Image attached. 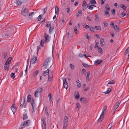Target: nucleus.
Listing matches in <instances>:
<instances>
[{
    "label": "nucleus",
    "instance_id": "393cba45",
    "mask_svg": "<svg viewBox=\"0 0 129 129\" xmlns=\"http://www.w3.org/2000/svg\"><path fill=\"white\" fill-rule=\"evenodd\" d=\"M95 21L96 22H98L99 20V18L97 14H95Z\"/></svg>",
    "mask_w": 129,
    "mask_h": 129
},
{
    "label": "nucleus",
    "instance_id": "e2e57ef3",
    "mask_svg": "<svg viewBox=\"0 0 129 129\" xmlns=\"http://www.w3.org/2000/svg\"><path fill=\"white\" fill-rule=\"evenodd\" d=\"M7 55V53L6 52H4V56L5 58H6Z\"/></svg>",
    "mask_w": 129,
    "mask_h": 129
},
{
    "label": "nucleus",
    "instance_id": "3c124183",
    "mask_svg": "<svg viewBox=\"0 0 129 129\" xmlns=\"http://www.w3.org/2000/svg\"><path fill=\"white\" fill-rule=\"evenodd\" d=\"M87 7L90 10H92L93 7V6L91 5L90 6H87Z\"/></svg>",
    "mask_w": 129,
    "mask_h": 129
},
{
    "label": "nucleus",
    "instance_id": "0eeeda50",
    "mask_svg": "<svg viewBox=\"0 0 129 129\" xmlns=\"http://www.w3.org/2000/svg\"><path fill=\"white\" fill-rule=\"evenodd\" d=\"M45 40V42H48L50 40V37L49 35L46 33H45L44 35Z\"/></svg>",
    "mask_w": 129,
    "mask_h": 129
},
{
    "label": "nucleus",
    "instance_id": "6e6d98bb",
    "mask_svg": "<svg viewBox=\"0 0 129 129\" xmlns=\"http://www.w3.org/2000/svg\"><path fill=\"white\" fill-rule=\"evenodd\" d=\"M90 26H89L87 25H86L85 26L84 25H83V27L84 28L86 29H87V28H89L90 27Z\"/></svg>",
    "mask_w": 129,
    "mask_h": 129
},
{
    "label": "nucleus",
    "instance_id": "f03ea898",
    "mask_svg": "<svg viewBox=\"0 0 129 129\" xmlns=\"http://www.w3.org/2000/svg\"><path fill=\"white\" fill-rule=\"evenodd\" d=\"M30 123V120H28L26 121H25L23 122L21 124V126H29Z\"/></svg>",
    "mask_w": 129,
    "mask_h": 129
},
{
    "label": "nucleus",
    "instance_id": "e433bc0d",
    "mask_svg": "<svg viewBox=\"0 0 129 129\" xmlns=\"http://www.w3.org/2000/svg\"><path fill=\"white\" fill-rule=\"evenodd\" d=\"M31 96L30 95H28V96H27V102H29L31 100Z\"/></svg>",
    "mask_w": 129,
    "mask_h": 129
},
{
    "label": "nucleus",
    "instance_id": "4468645a",
    "mask_svg": "<svg viewBox=\"0 0 129 129\" xmlns=\"http://www.w3.org/2000/svg\"><path fill=\"white\" fill-rule=\"evenodd\" d=\"M120 102V101H119L116 103L114 105V110H116V109L118 107Z\"/></svg>",
    "mask_w": 129,
    "mask_h": 129
},
{
    "label": "nucleus",
    "instance_id": "cd10ccee",
    "mask_svg": "<svg viewBox=\"0 0 129 129\" xmlns=\"http://www.w3.org/2000/svg\"><path fill=\"white\" fill-rule=\"evenodd\" d=\"M39 71L38 70L35 71V72L33 73V75L34 77L37 76V75L39 74Z\"/></svg>",
    "mask_w": 129,
    "mask_h": 129
},
{
    "label": "nucleus",
    "instance_id": "4d7b16f0",
    "mask_svg": "<svg viewBox=\"0 0 129 129\" xmlns=\"http://www.w3.org/2000/svg\"><path fill=\"white\" fill-rule=\"evenodd\" d=\"M70 67L71 69L72 70H73L74 69V65H72V64H71L70 65Z\"/></svg>",
    "mask_w": 129,
    "mask_h": 129
},
{
    "label": "nucleus",
    "instance_id": "ddd939ff",
    "mask_svg": "<svg viewBox=\"0 0 129 129\" xmlns=\"http://www.w3.org/2000/svg\"><path fill=\"white\" fill-rule=\"evenodd\" d=\"M76 99H78L80 97V95L79 92L76 91L75 92L74 94Z\"/></svg>",
    "mask_w": 129,
    "mask_h": 129
},
{
    "label": "nucleus",
    "instance_id": "f704fd0d",
    "mask_svg": "<svg viewBox=\"0 0 129 129\" xmlns=\"http://www.w3.org/2000/svg\"><path fill=\"white\" fill-rule=\"evenodd\" d=\"M94 28L97 30H100L101 29V26H95Z\"/></svg>",
    "mask_w": 129,
    "mask_h": 129
},
{
    "label": "nucleus",
    "instance_id": "a19ab883",
    "mask_svg": "<svg viewBox=\"0 0 129 129\" xmlns=\"http://www.w3.org/2000/svg\"><path fill=\"white\" fill-rule=\"evenodd\" d=\"M47 109V107H46L45 109V114H46V115L47 116H48L49 115V113H48V112Z\"/></svg>",
    "mask_w": 129,
    "mask_h": 129
},
{
    "label": "nucleus",
    "instance_id": "f3484780",
    "mask_svg": "<svg viewBox=\"0 0 129 129\" xmlns=\"http://www.w3.org/2000/svg\"><path fill=\"white\" fill-rule=\"evenodd\" d=\"M55 13L56 14L58 15L59 13V9L57 6H56L55 8Z\"/></svg>",
    "mask_w": 129,
    "mask_h": 129
},
{
    "label": "nucleus",
    "instance_id": "c03bdc74",
    "mask_svg": "<svg viewBox=\"0 0 129 129\" xmlns=\"http://www.w3.org/2000/svg\"><path fill=\"white\" fill-rule=\"evenodd\" d=\"M42 15H40L38 16V17L37 18V19L38 20V21H39L41 20L42 18Z\"/></svg>",
    "mask_w": 129,
    "mask_h": 129
},
{
    "label": "nucleus",
    "instance_id": "37998d69",
    "mask_svg": "<svg viewBox=\"0 0 129 129\" xmlns=\"http://www.w3.org/2000/svg\"><path fill=\"white\" fill-rule=\"evenodd\" d=\"M54 28L53 27H50V29H49V32L51 34L53 31V30Z\"/></svg>",
    "mask_w": 129,
    "mask_h": 129
},
{
    "label": "nucleus",
    "instance_id": "c756f323",
    "mask_svg": "<svg viewBox=\"0 0 129 129\" xmlns=\"http://www.w3.org/2000/svg\"><path fill=\"white\" fill-rule=\"evenodd\" d=\"M77 26H75L74 28V32L76 34H77L78 33V31L77 30Z\"/></svg>",
    "mask_w": 129,
    "mask_h": 129
},
{
    "label": "nucleus",
    "instance_id": "603ef678",
    "mask_svg": "<svg viewBox=\"0 0 129 129\" xmlns=\"http://www.w3.org/2000/svg\"><path fill=\"white\" fill-rule=\"evenodd\" d=\"M120 14L121 15V16L122 17L126 15V14L124 12L121 13H120Z\"/></svg>",
    "mask_w": 129,
    "mask_h": 129
},
{
    "label": "nucleus",
    "instance_id": "2eb2a0df",
    "mask_svg": "<svg viewBox=\"0 0 129 129\" xmlns=\"http://www.w3.org/2000/svg\"><path fill=\"white\" fill-rule=\"evenodd\" d=\"M27 0H21V2L18 1L17 3V5H21L22 3H24Z\"/></svg>",
    "mask_w": 129,
    "mask_h": 129
},
{
    "label": "nucleus",
    "instance_id": "864d4df0",
    "mask_svg": "<svg viewBox=\"0 0 129 129\" xmlns=\"http://www.w3.org/2000/svg\"><path fill=\"white\" fill-rule=\"evenodd\" d=\"M70 7H67L66 9V10L67 11V13L68 14L70 13Z\"/></svg>",
    "mask_w": 129,
    "mask_h": 129
},
{
    "label": "nucleus",
    "instance_id": "9d476101",
    "mask_svg": "<svg viewBox=\"0 0 129 129\" xmlns=\"http://www.w3.org/2000/svg\"><path fill=\"white\" fill-rule=\"evenodd\" d=\"M63 123L64 125H68V118L66 116L64 117Z\"/></svg>",
    "mask_w": 129,
    "mask_h": 129
},
{
    "label": "nucleus",
    "instance_id": "b1692460",
    "mask_svg": "<svg viewBox=\"0 0 129 129\" xmlns=\"http://www.w3.org/2000/svg\"><path fill=\"white\" fill-rule=\"evenodd\" d=\"M42 90V88H38L35 91V94H36V92L40 93L41 92Z\"/></svg>",
    "mask_w": 129,
    "mask_h": 129
},
{
    "label": "nucleus",
    "instance_id": "c85d7f7f",
    "mask_svg": "<svg viewBox=\"0 0 129 129\" xmlns=\"http://www.w3.org/2000/svg\"><path fill=\"white\" fill-rule=\"evenodd\" d=\"M51 22L49 21H48L46 23V27H51L50 25H51Z\"/></svg>",
    "mask_w": 129,
    "mask_h": 129
},
{
    "label": "nucleus",
    "instance_id": "aec40b11",
    "mask_svg": "<svg viewBox=\"0 0 129 129\" xmlns=\"http://www.w3.org/2000/svg\"><path fill=\"white\" fill-rule=\"evenodd\" d=\"M76 82L77 84V86L78 88H80L81 86V83L79 81V80L78 79H76Z\"/></svg>",
    "mask_w": 129,
    "mask_h": 129
},
{
    "label": "nucleus",
    "instance_id": "6e6552de",
    "mask_svg": "<svg viewBox=\"0 0 129 129\" xmlns=\"http://www.w3.org/2000/svg\"><path fill=\"white\" fill-rule=\"evenodd\" d=\"M102 60L100 59L96 60L94 62V64L96 66H97L99 65L102 62Z\"/></svg>",
    "mask_w": 129,
    "mask_h": 129
},
{
    "label": "nucleus",
    "instance_id": "412c9836",
    "mask_svg": "<svg viewBox=\"0 0 129 129\" xmlns=\"http://www.w3.org/2000/svg\"><path fill=\"white\" fill-rule=\"evenodd\" d=\"M49 70L48 69L46 71H44L43 73V75L44 76H45L48 75L49 73Z\"/></svg>",
    "mask_w": 129,
    "mask_h": 129
},
{
    "label": "nucleus",
    "instance_id": "473e14b6",
    "mask_svg": "<svg viewBox=\"0 0 129 129\" xmlns=\"http://www.w3.org/2000/svg\"><path fill=\"white\" fill-rule=\"evenodd\" d=\"M12 59V57H9L7 59L6 63L8 64H9L10 61H11Z\"/></svg>",
    "mask_w": 129,
    "mask_h": 129
},
{
    "label": "nucleus",
    "instance_id": "5701e85b",
    "mask_svg": "<svg viewBox=\"0 0 129 129\" xmlns=\"http://www.w3.org/2000/svg\"><path fill=\"white\" fill-rule=\"evenodd\" d=\"M90 72H88L87 73V75L86 76V79L87 81H88L89 79V75H90Z\"/></svg>",
    "mask_w": 129,
    "mask_h": 129
},
{
    "label": "nucleus",
    "instance_id": "dca6fc26",
    "mask_svg": "<svg viewBox=\"0 0 129 129\" xmlns=\"http://www.w3.org/2000/svg\"><path fill=\"white\" fill-rule=\"evenodd\" d=\"M6 63H5L4 66V69L7 71L9 70V65Z\"/></svg>",
    "mask_w": 129,
    "mask_h": 129
},
{
    "label": "nucleus",
    "instance_id": "f257e3e1",
    "mask_svg": "<svg viewBox=\"0 0 129 129\" xmlns=\"http://www.w3.org/2000/svg\"><path fill=\"white\" fill-rule=\"evenodd\" d=\"M51 60L50 58H48L45 60L43 64V66L46 69L48 67L49 64L50 63Z\"/></svg>",
    "mask_w": 129,
    "mask_h": 129
},
{
    "label": "nucleus",
    "instance_id": "ea45409f",
    "mask_svg": "<svg viewBox=\"0 0 129 129\" xmlns=\"http://www.w3.org/2000/svg\"><path fill=\"white\" fill-rule=\"evenodd\" d=\"M105 8L107 10H110V8L109 7V5L107 4H106L105 5Z\"/></svg>",
    "mask_w": 129,
    "mask_h": 129
},
{
    "label": "nucleus",
    "instance_id": "338daca9",
    "mask_svg": "<svg viewBox=\"0 0 129 129\" xmlns=\"http://www.w3.org/2000/svg\"><path fill=\"white\" fill-rule=\"evenodd\" d=\"M80 104L78 103L76 104V107L77 108H78L80 107Z\"/></svg>",
    "mask_w": 129,
    "mask_h": 129
},
{
    "label": "nucleus",
    "instance_id": "2f4dec72",
    "mask_svg": "<svg viewBox=\"0 0 129 129\" xmlns=\"http://www.w3.org/2000/svg\"><path fill=\"white\" fill-rule=\"evenodd\" d=\"M114 28V29L116 31H118L119 30V29L118 28V26L117 25H115L113 27Z\"/></svg>",
    "mask_w": 129,
    "mask_h": 129
},
{
    "label": "nucleus",
    "instance_id": "79ce46f5",
    "mask_svg": "<svg viewBox=\"0 0 129 129\" xmlns=\"http://www.w3.org/2000/svg\"><path fill=\"white\" fill-rule=\"evenodd\" d=\"M85 35L86 38L88 40L91 39V37L89 36L87 34H85Z\"/></svg>",
    "mask_w": 129,
    "mask_h": 129
},
{
    "label": "nucleus",
    "instance_id": "de8ad7c7",
    "mask_svg": "<svg viewBox=\"0 0 129 129\" xmlns=\"http://www.w3.org/2000/svg\"><path fill=\"white\" fill-rule=\"evenodd\" d=\"M89 28L90 31L93 32H94V29L93 27L91 26H90Z\"/></svg>",
    "mask_w": 129,
    "mask_h": 129
},
{
    "label": "nucleus",
    "instance_id": "f8f14e48",
    "mask_svg": "<svg viewBox=\"0 0 129 129\" xmlns=\"http://www.w3.org/2000/svg\"><path fill=\"white\" fill-rule=\"evenodd\" d=\"M41 120L43 122V129H46V122L44 119H42Z\"/></svg>",
    "mask_w": 129,
    "mask_h": 129
},
{
    "label": "nucleus",
    "instance_id": "39448f33",
    "mask_svg": "<svg viewBox=\"0 0 129 129\" xmlns=\"http://www.w3.org/2000/svg\"><path fill=\"white\" fill-rule=\"evenodd\" d=\"M28 13V10L26 8H25L23 10H22L21 11V13L24 16L27 15Z\"/></svg>",
    "mask_w": 129,
    "mask_h": 129
},
{
    "label": "nucleus",
    "instance_id": "20e7f679",
    "mask_svg": "<svg viewBox=\"0 0 129 129\" xmlns=\"http://www.w3.org/2000/svg\"><path fill=\"white\" fill-rule=\"evenodd\" d=\"M25 99L24 96L22 98L21 102V105L20 106H22V107H24L26 105V103L25 102Z\"/></svg>",
    "mask_w": 129,
    "mask_h": 129
},
{
    "label": "nucleus",
    "instance_id": "bf43d9fd",
    "mask_svg": "<svg viewBox=\"0 0 129 129\" xmlns=\"http://www.w3.org/2000/svg\"><path fill=\"white\" fill-rule=\"evenodd\" d=\"M104 11L105 12V14H106V15L109 14V13L108 11H107V10H104Z\"/></svg>",
    "mask_w": 129,
    "mask_h": 129
},
{
    "label": "nucleus",
    "instance_id": "69168bd1",
    "mask_svg": "<svg viewBox=\"0 0 129 129\" xmlns=\"http://www.w3.org/2000/svg\"><path fill=\"white\" fill-rule=\"evenodd\" d=\"M39 93L38 92H36V94H35V92L34 93V96L36 97H38V94Z\"/></svg>",
    "mask_w": 129,
    "mask_h": 129
},
{
    "label": "nucleus",
    "instance_id": "6ab92c4d",
    "mask_svg": "<svg viewBox=\"0 0 129 129\" xmlns=\"http://www.w3.org/2000/svg\"><path fill=\"white\" fill-rule=\"evenodd\" d=\"M31 105L33 110L34 111V109L35 108V104L33 100H32L31 101Z\"/></svg>",
    "mask_w": 129,
    "mask_h": 129
},
{
    "label": "nucleus",
    "instance_id": "09e8293b",
    "mask_svg": "<svg viewBox=\"0 0 129 129\" xmlns=\"http://www.w3.org/2000/svg\"><path fill=\"white\" fill-rule=\"evenodd\" d=\"M80 100L81 102H83L85 101V99L84 98H81Z\"/></svg>",
    "mask_w": 129,
    "mask_h": 129
},
{
    "label": "nucleus",
    "instance_id": "c9c22d12",
    "mask_svg": "<svg viewBox=\"0 0 129 129\" xmlns=\"http://www.w3.org/2000/svg\"><path fill=\"white\" fill-rule=\"evenodd\" d=\"M111 89L109 88H107L106 91L104 92V93L106 94H108L111 91Z\"/></svg>",
    "mask_w": 129,
    "mask_h": 129
},
{
    "label": "nucleus",
    "instance_id": "a878e982",
    "mask_svg": "<svg viewBox=\"0 0 129 129\" xmlns=\"http://www.w3.org/2000/svg\"><path fill=\"white\" fill-rule=\"evenodd\" d=\"M53 80L52 75H49L48 77V80L49 81H51Z\"/></svg>",
    "mask_w": 129,
    "mask_h": 129
},
{
    "label": "nucleus",
    "instance_id": "680f3d73",
    "mask_svg": "<svg viewBox=\"0 0 129 129\" xmlns=\"http://www.w3.org/2000/svg\"><path fill=\"white\" fill-rule=\"evenodd\" d=\"M68 125H67L63 124L62 129H66L67 128Z\"/></svg>",
    "mask_w": 129,
    "mask_h": 129
},
{
    "label": "nucleus",
    "instance_id": "4be33fe9",
    "mask_svg": "<svg viewBox=\"0 0 129 129\" xmlns=\"http://www.w3.org/2000/svg\"><path fill=\"white\" fill-rule=\"evenodd\" d=\"M82 14V12L81 9H79L78 11V13L77 14L76 16L78 17L81 15Z\"/></svg>",
    "mask_w": 129,
    "mask_h": 129
},
{
    "label": "nucleus",
    "instance_id": "052dcab7",
    "mask_svg": "<svg viewBox=\"0 0 129 129\" xmlns=\"http://www.w3.org/2000/svg\"><path fill=\"white\" fill-rule=\"evenodd\" d=\"M112 127V125L111 124H110L108 125L107 128L108 129H111V127Z\"/></svg>",
    "mask_w": 129,
    "mask_h": 129
},
{
    "label": "nucleus",
    "instance_id": "7ed1b4c3",
    "mask_svg": "<svg viewBox=\"0 0 129 129\" xmlns=\"http://www.w3.org/2000/svg\"><path fill=\"white\" fill-rule=\"evenodd\" d=\"M62 79L63 83V87L67 89L68 86V83L66 81V79L65 78L63 77Z\"/></svg>",
    "mask_w": 129,
    "mask_h": 129
},
{
    "label": "nucleus",
    "instance_id": "13d9d810",
    "mask_svg": "<svg viewBox=\"0 0 129 129\" xmlns=\"http://www.w3.org/2000/svg\"><path fill=\"white\" fill-rule=\"evenodd\" d=\"M115 83V82L113 80H112L111 81L109 82L108 84H114Z\"/></svg>",
    "mask_w": 129,
    "mask_h": 129
},
{
    "label": "nucleus",
    "instance_id": "9b49d317",
    "mask_svg": "<svg viewBox=\"0 0 129 129\" xmlns=\"http://www.w3.org/2000/svg\"><path fill=\"white\" fill-rule=\"evenodd\" d=\"M11 109L13 114L15 113L17 110L16 108L14 107V104H13L11 107Z\"/></svg>",
    "mask_w": 129,
    "mask_h": 129
},
{
    "label": "nucleus",
    "instance_id": "a18cd8bd",
    "mask_svg": "<svg viewBox=\"0 0 129 129\" xmlns=\"http://www.w3.org/2000/svg\"><path fill=\"white\" fill-rule=\"evenodd\" d=\"M104 116L102 115H101L99 118L98 119V120L99 122L101 121L102 120H101V119L102 118H103L104 117Z\"/></svg>",
    "mask_w": 129,
    "mask_h": 129
},
{
    "label": "nucleus",
    "instance_id": "72a5a7b5",
    "mask_svg": "<svg viewBox=\"0 0 129 129\" xmlns=\"http://www.w3.org/2000/svg\"><path fill=\"white\" fill-rule=\"evenodd\" d=\"M120 8H122L123 10H125L126 9V7L123 4L120 5Z\"/></svg>",
    "mask_w": 129,
    "mask_h": 129
},
{
    "label": "nucleus",
    "instance_id": "423d86ee",
    "mask_svg": "<svg viewBox=\"0 0 129 129\" xmlns=\"http://www.w3.org/2000/svg\"><path fill=\"white\" fill-rule=\"evenodd\" d=\"M37 57L33 56L31 59L30 64H34L37 61Z\"/></svg>",
    "mask_w": 129,
    "mask_h": 129
},
{
    "label": "nucleus",
    "instance_id": "1a4fd4ad",
    "mask_svg": "<svg viewBox=\"0 0 129 129\" xmlns=\"http://www.w3.org/2000/svg\"><path fill=\"white\" fill-rule=\"evenodd\" d=\"M87 6V4L85 1H83L82 8L83 10L85 9L86 8V6Z\"/></svg>",
    "mask_w": 129,
    "mask_h": 129
},
{
    "label": "nucleus",
    "instance_id": "bb28decb",
    "mask_svg": "<svg viewBox=\"0 0 129 129\" xmlns=\"http://www.w3.org/2000/svg\"><path fill=\"white\" fill-rule=\"evenodd\" d=\"M129 47H128L125 51V55L128 56H129Z\"/></svg>",
    "mask_w": 129,
    "mask_h": 129
},
{
    "label": "nucleus",
    "instance_id": "7c9ffc66",
    "mask_svg": "<svg viewBox=\"0 0 129 129\" xmlns=\"http://www.w3.org/2000/svg\"><path fill=\"white\" fill-rule=\"evenodd\" d=\"M98 51L100 53H101L103 52V50L102 48L100 47H98Z\"/></svg>",
    "mask_w": 129,
    "mask_h": 129
},
{
    "label": "nucleus",
    "instance_id": "0e129e2a",
    "mask_svg": "<svg viewBox=\"0 0 129 129\" xmlns=\"http://www.w3.org/2000/svg\"><path fill=\"white\" fill-rule=\"evenodd\" d=\"M39 93L38 92H36V94H35V92L34 93V96L36 97H38V94Z\"/></svg>",
    "mask_w": 129,
    "mask_h": 129
},
{
    "label": "nucleus",
    "instance_id": "a211bd4d",
    "mask_svg": "<svg viewBox=\"0 0 129 129\" xmlns=\"http://www.w3.org/2000/svg\"><path fill=\"white\" fill-rule=\"evenodd\" d=\"M101 45L102 46H103L105 44V42H104V39L103 38H101L100 39Z\"/></svg>",
    "mask_w": 129,
    "mask_h": 129
},
{
    "label": "nucleus",
    "instance_id": "8fccbe9b",
    "mask_svg": "<svg viewBox=\"0 0 129 129\" xmlns=\"http://www.w3.org/2000/svg\"><path fill=\"white\" fill-rule=\"evenodd\" d=\"M90 2L91 4H95L96 3L95 0H90Z\"/></svg>",
    "mask_w": 129,
    "mask_h": 129
},
{
    "label": "nucleus",
    "instance_id": "774afa93",
    "mask_svg": "<svg viewBox=\"0 0 129 129\" xmlns=\"http://www.w3.org/2000/svg\"><path fill=\"white\" fill-rule=\"evenodd\" d=\"M115 9H113V10L112 11V12L113 15H115Z\"/></svg>",
    "mask_w": 129,
    "mask_h": 129
},
{
    "label": "nucleus",
    "instance_id": "4c0bfd02",
    "mask_svg": "<svg viewBox=\"0 0 129 129\" xmlns=\"http://www.w3.org/2000/svg\"><path fill=\"white\" fill-rule=\"evenodd\" d=\"M28 117L27 115V114H25L23 115V120L26 119Z\"/></svg>",
    "mask_w": 129,
    "mask_h": 129
},
{
    "label": "nucleus",
    "instance_id": "5fc2aeb1",
    "mask_svg": "<svg viewBox=\"0 0 129 129\" xmlns=\"http://www.w3.org/2000/svg\"><path fill=\"white\" fill-rule=\"evenodd\" d=\"M103 23L105 27H106L108 26V24L106 21H104Z\"/></svg>",
    "mask_w": 129,
    "mask_h": 129
},
{
    "label": "nucleus",
    "instance_id": "58836bf2",
    "mask_svg": "<svg viewBox=\"0 0 129 129\" xmlns=\"http://www.w3.org/2000/svg\"><path fill=\"white\" fill-rule=\"evenodd\" d=\"M44 41L43 40H42L41 41L40 46L42 47H44Z\"/></svg>",
    "mask_w": 129,
    "mask_h": 129
},
{
    "label": "nucleus",
    "instance_id": "49530a36",
    "mask_svg": "<svg viewBox=\"0 0 129 129\" xmlns=\"http://www.w3.org/2000/svg\"><path fill=\"white\" fill-rule=\"evenodd\" d=\"M15 74L14 73H11L10 76L11 78L13 79L14 78H15Z\"/></svg>",
    "mask_w": 129,
    "mask_h": 129
}]
</instances>
